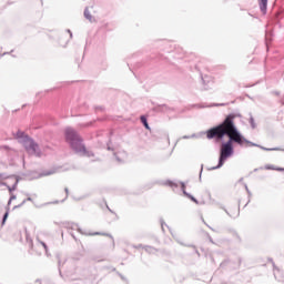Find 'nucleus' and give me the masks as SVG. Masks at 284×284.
Returning a JSON list of instances; mask_svg holds the SVG:
<instances>
[{
  "mask_svg": "<svg viewBox=\"0 0 284 284\" xmlns=\"http://www.w3.org/2000/svg\"><path fill=\"white\" fill-rule=\"evenodd\" d=\"M184 194H185V196H187L189 199H191V201H193V203L199 204V201H197L196 199H194V196L187 194V192H185V191H184Z\"/></svg>",
  "mask_w": 284,
  "mask_h": 284,
  "instance_id": "9",
  "label": "nucleus"
},
{
  "mask_svg": "<svg viewBox=\"0 0 284 284\" xmlns=\"http://www.w3.org/2000/svg\"><path fill=\"white\" fill-rule=\"evenodd\" d=\"M27 201H32V197H28Z\"/></svg>",
  "mask_w": 284,
  "mask_h": 284,
  "instance_id": "14",
  "label": "nucleus"
},
{
  "mask_svg": "<svg viewBox=\"0 0 284 284\" xmlns=\"http://www.w3.org/2000/svg\"><path fill=\"white\" fill-rule=\"evenodd\" d=\"M232 139H230L227 142L222 143L220 149V160L217 166L213 168V170H217V168H223V164L232 154H234V146H232Z\"/></svg>",
  "mask_w": 284,
  "mask_h": 284,
  "instance_id": "3",
  "label": "nucleus"
},
{
  "mask_svg": "<svg viewBox=\"0 0 284 284\" xmlns=\"http://www.w3.org/2000/svg\"><path fill=\"white\" fill-rule=\"evenodd\" d=\"M64 136L67 143L70 144L72 150L77 152L78 154H88V150L85 149V145H83V139H81V135L74 131V129L68 128L64 130Z\"/></svg>",
  "mask_w": 284,
  "mask_h": 284,
  "instance_id": "2",
  "label": "nucleus"
},
{
  "mask_svg": "<svg viewBox=\"0 0 284 284\" xmlns=\"http://www.w3.org/2000/svg\"><path fill=\"white\" fill-rule=\"evenodd\" d=\"M8 216H9V213L6 212L3 215L2 225L6 223V221H8Z\"/></svg>",
  "mask_w": 284,
  "mask_h": 284,
  "instance_id": "11",
  "label": "nucleus"
},
{
  "mask_svg": "<svg viewBox=\"0 0 284 284\" xmlns=\"http://www.w3.org/2000/svg\"><path fill=\"white\" fill-rule=\"evenodd\" d=\"M84 17L90 21L92 20V16H90V11L88 9L84 11Z\"/></svg>",
  "mask_w": 284,
  "mask_h": 284,
  "instance_id": "10",
  "label": "nucleus"
},
{
  "mask_svg": "<svg viewBox=\"0 0 284 284\" xmlns=\"http://www.w3.org/2000/svg\"><path fill=\"white\" fill-rule=\"evenodd\" d=\"M50 174H54V171L47 173L45 176H50Z\"/></svg>",
  "mask_w": 284,
  "mask_h": 284,
  "instance_id": "12",
  "label": "nucleus"
},
{
  "mask_svg": "<svg viewBox=\"0 0 284 284\" xmlns=\"http://www.w3.org/2000/svg\"><path fill=\"white\" fill-rule=\"evenodd\" d=\"M19 236H20V239H21V233H19Z\"/></svg>",
  "mask_w": 284,
  "mask_h": 284,
  "instance_id": "16",
  "label": "nucleus"
},
{
  "mask_svg": "<svg viewBox=\"0 0 284 284\" xmlns=\"http://www.w3.org/2000/svg\"><path fill=\"white\" fill-rule=\"evenodd\" d=\"M225 135L239 145L245 143V138L241 135L236 125H234V115L232 114L227 115L223 123L206 131V139H216L217 141H221Z\"/></svg>",
  "mask_w": 284,
  "mask_h": 284,
  "instance_id": "1",
  "label": "nucleus"
},
{
  "mask_svg": "<svg viewBox=\"0 0 284 284\" xmlns=\"http://www.w3.org/2000/svg\"><path fill=\"white\" fill-rule=\"evenodd\" d=\"M24 136H26V133H23L22 131H18L14 134V139H24Z\"/></svg>",
  "mask_w": 284,
  "mask_h": 284,
  "instance_id": "7",
  "label": "nucleus"
},
{
  "mask_svg": "<svg viewBox=\"0 0 284 284\" xmlns=\"http://www.w3.org/2000/svg\"><path fill=\"white\" fill-rule=\"evenodd\" d=\"M13 199H14V196H12V197L10 199L9 203H11Z\"/></svg>",
  "mask_w": 284,
  "mask_h": 284,
  "instance_id": "13",
  "label": "nucleus"
},
{
  "mask_svg": "<svg viewBox=\"0 0 284 284\" xmlns=\"http://www.w3.org/2000/svg\"><path fill=\"white\" fill-rule=\"evenodd\" d=\"M43 247H45V243H42Z\"/></svg>",
  "mask_w": 284,
  "mask_h": 284,
  "instance_id": "15",
  "label": "nucleus"
},
{
  "mask_svg": "<svg viewBox=\"0 0 284 284\" xmlns=\"http://www.w3.org/2000/svg\"><path fill=\"white\" fill-rule=\"evenodd\" d=\"M28 154H36L37 156H41V149H39V144L34 142L32 139H27L23 143Z\"/></svg>",
  "mask_w": 284,
  "mask_h": 284,
  "instance_id": "4",
  "label": "nucleus"
},
{
  "mask_svg": "<svg viewBox=\"0 0 284 284\" xmlns=\"http://www.w3.org/2000/svg\"><path fill=\"white\" fill-rule=\"evenodd\" d=\"M140 121H141V123H143V125H144V128H145L146 130H150V124H148V118H145V115H142V116L140 118Z\"/></svg>",
  "mask_w": 284,
  "mask_h": 284,
  "instance_id": "6",
  "label": "nucleus"
},
{
  "mask_svg": "<svg viewBox=\"0 0 284 284\" xmlns=\"http://www.w3.org/2000/svg\"><path fill=\"white\" fill-rule=\"evenodd\" d=\"M260 3V9L263 12V14H265V12L267 11V0H258Z\"/></svg>",
  "mask_w": 284,
  "mask_h": 284,
  "instance_id": "5",
  "label": "nucleus"
},
{
  "mask_svg": "<svg viewBox=\"0 0 284 284\" xmlns=\"http://www.w3.org/2000/svg\"><path fill=\"white\" fill-rule=\"evenodd\" d=\"M265 170H276L277 172H283V169H281V168H275V166H272V165H266V166H265Z\"/></svg>",
  "mask_w": 284,
  "mask_h": 284,
  "instance_id": "8",
  "label": "nucleus"
}]
</instances>
